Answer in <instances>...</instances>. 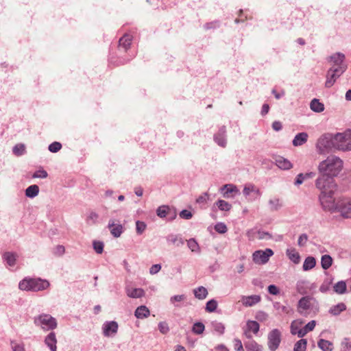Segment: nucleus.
I'll use <instances>...</instances> for the list:
<instances>
[{"label":"nucleus","instance_id":"obj_13","mask_svg":"<svg viewBox=\"0 0 351 351\" xmlns=\"http://www.w3.org/2000/svg\"><path fill=\"white\" fill-rule=\"evenodd\" d=\"M341 70H332L329 69L326 73V80L325 82V86L326 88L332 87L337 80L343 74Z\"/></svg>","mask_w":351,"mask_h":351},{"label":"nucleus","instance_id":"obj_22","mask_svg":"<svg viewBox=\"0 0 351 351\" xmlns=\"http://www.w3.org/2000/svg\"><path fill=\"white\" fill-rule=\"evenodd\" d=\"M17 254L14 252H7L3 254V259L9 267H14L16 265Z\"/></svg>","mask_w":351,"mask_h":351},{"label":"nucleus","instance_id":"obj_3","mask_svg":"<svg viewBox=\"0 0 351 351\" xmlns=\"http://www.w3.org/2000/svg\"><path fill=\"white\" fill-rule=\"evenodd\" d=\"M50 283L47 280L41 278L25 277L19 282L21 291L38 292L47 289Z\"/></svg>","mask_w":351,"mask_h":351},{"label":"nucleus","instance_id":"obj_37","mask_svg":"<svg viewBox=\"0 0 351 351\" xmlns=\"http://www.w3.org/2000/svg\"><path fill=\"white\" fill-rule=\"evenodd\" d=\"M332 264V258L330 255L325 254L321 258V265L324 269H329Z\"/></svg>","mask_w":351,"mask_h":351},{"label":"nucleus","instance_id":"obj_30","mask_svg":"<svg viewBox=\"0 0 351 351\" xmlns=\"http://www.w3.org/2000/svg\"><path fill=\"white\" fill-rule=\"evenodd\" d=\"M247 351H263L262 346L258 344L254 340H250L245 343Z\"/></svg>","mask_w":351,"mask_h":351},{"label":"nucleus","instance_id":"obj_52","mask_svg":"<svg viewBox=\"0 0 351 351\" xmlns=\"http://www.w3.org/2000/svg\"><path fill=\"white\" fill-rule=\"evenodd\" d=\"M209 194L207 192L203 193L196 199V203L199 205H204L208 199Z\"/></svg>","mask_w":351,"mask_h":351},{"label":"nucleus","instance_id":"obj_16","mask_svg":"<svg viewBox=\"0 0 351 351\" xmlns=\"http://www.w3.org/2000/svg\"><path fill=\"white\" fill-rule=\"evenodd\" d=\"M108 228L114 237H119L123 232V227L120 223H115V220L111 219L108 221Z\"/></svg>","mask_w":351,"mask_h":351},{"label":"nucleus","instance_id":"obj_41","mask_svg":"<svg viewBox=\"0 0 351 351\" xmlns=\"http://www.w3.org/2000/svg\"><path fill=\"white\" fill-rule=\"evenodd\" d=\"M246 326L247 330L252 331L254 334H257L259 331L260 326L259 324L256 321H248L246 324Z\"/></svg>","mask_w":351,"mask_h":351},{"label":"nucleus","instance_id":"obj_32","mask_svg":"<svg viewBox=\"0 0 351 351\" xmlns=\"http://www.w3.org/2000/svg\"><path fill=\"white\" fill-rule=\"evenodd\" d=\"M195 297L199 300H204L208 295L207 289L202 286L198 287L193 290Z\"/></svg>","mask_w":351,"mask_h":351},{"label":"nucleus","instance_id":"obj_46","mask_svg":"<svg viewBox=\"0 0 351 351\" xmlns=\"http://www.w3.org/2000/svg\"><path fill=\"white\" fill-rule=\"evenodd\" d=\"M256 238L259 240H269L272 238V236L268 232L259 230L256 232Z\"/></svg>","mask_w":351,"mask_h":351},{"label":"nucleus","instance_id":"obj_64","mask_svg":"<svg viewBox=\"0 0 351 351\" xmlns=\"http://www.w3.org/2000/svg\"><path fill=\"white\" fill-rule=\"evenodd\" d=\"M65 252L64 247L63 245H57L54 249V254L58 256H62Z\"/></svg>","mask_w":351,"mask_h":351},{"label":"nucleus","instance_id":"obj_56","mask_svg":"<svg viewBox=\"0 0 351 351\" xmlns=\"http://www.w3.org/2000/svg\"><path fill=\"white\" fill-rule=\"evenodd\" d=\"M186 299V296L184 294L182 295H176L170 298V302L173 304L175 306H178V304H176V302H181Z\"/></svg>","mask_w":351,"mask_h":351},{"label":"nucleus","instance_id":"obj_45","mask_svg":"<svg viewBox=\"0 0 351 351\" xmlns=\"http://www.w3.org/2000/svg\"><path fill=\"white\" fill-rule=\"evenodd\" d=\"M217 308V302L214 300H210L206 302L205 309L207 312L212 313L214 312Z\"/></svg>","mask_w":351,"mask_h":351},{"label":"nucleus","instance_id":"obj_18","mask_svg":"<svg viewBox=\"0 0 351 351\" xmlns=\"http://www.w3.org/2000/svg\"><path fill=\"white\" fill-rule=\"evenodd\" d=\"M125 293L131 298H141L145 296V291L141 288H132L130 287H125Z\"/></svg>","mask_w":351,"mask_h":351},{"label":"nucleus","instance_id":"obj_54","mask_svg":"<svg viewBox=\"0 0 351 351\" xmlns=\"http://www.w3.org/2000/svg\"><path fill=\"white\" fill-rule=\"evenodd\" d=\"M47 176V172L43 168L36 171L32 175V178H46Z\"/></svg>","mask_w":351,"mask_h":351},{"label":"nucleus","instance_id":"obj_44","mask_svg":"<svg viewBox=\"0 0 351 351\" xmlns=\"http://www.w3.org/2000/svg\"><path fill=\"white\" fill-rule=\"evenodd\" d=\"M170 208L167 206H159L156 210L157 215L160 218H165L167 217Z\"/></svg>","mask_w":351,"mask_h":351},{"label":"nucleus","instance_id":"obj_1","mask_svg":"<svg viewBox=\"0 0 351 351\" xmlns=\"http://www.w3.org/2000/svg\"><path fill=\"white\" fill-rule=\"evenodd\" d=\"M315 186L320 191L319 201L322 208L325 211H332L335 207L333 195L337 189L334 178L319 173L315 180Z\"/></svg>","mask_w":351,"mask_h":351},{"label":"nucleus","instance_id":"obj_36","mask_svg":"<svg viewBox=\"0 0 351 351\" xmlns=\"http://www.w3.org/2000/svg\"><path fill=\"white\" fill-rule=\"evenodd\" d=\"M13 154L16 156H21L26 153V147L23 143H18L12 148Z\"/></svg>","mask_w":351,"mask_h":351},{"label":"nucleus","instance_id":"obj_48","mask_svg":"<svg viewBox=\"0 0 351 351\" xmlns=\"http://www.w3.org/2000/svg\"><path fill=\"white\" fill-rule=\"evenodd\" d=\"M10 344L12 351H25L23 343H18L16 341L12 340Z\"/></svg>","mask_w":351,"mask_h":351},{"label":"nucleus","instance_id":"obj_49","mask_svg":"<svg viewBox=\"0 0 351 351\" xmlns=\"http://www.w3.org/2000/svg\"><path fill=\"white\" fill-rule=\"evenodd\" d=\"M212 326L213 330L219 333L220 335L224 333L225 326L222 323L218 322H213Z\"/></svg>","mask_w":351,"mask_h":351},{"label":"nucleus","instance_id":"obj_20","mask_svg":"<svg viewBox=\"0 0 351 351\" xmlns=\"http://www.w3.org/2000/svg\"><path fill=\"white\" fill-rule=\"evenodd\" d=\"M312 298L310 297H303L298 302V311L302 314L304 311L308 310L311 306Z\"/></svg>","mask_w":351,"mask_h":351},{"label":"nucleus","instance_id":"obj_25","mask_svg":"<svg viewBox=\"0 0 351 351\" xmlns=\"http://www.w3.org/2000/svg\"><path fill=\"white\" fill-rule=\"evenodd\" d=\"M286 254L293 263L298 264L300 262V255L295 248H288L286 250Z\"/></svg>","mask_w":351,"mask_h":351},{"label":"nucleus","instance_id":"obj_14","mask_svg":"<svg viewBox=\"0 0 351 351\" xmlns=\"http://www.w3.org/2000/svg\"><path fill=\"white\" fill-rule=\"evenodd\" d=\"M220 192L225 198L233 197L239 193L237 186L232 184H226L220 188Z\"/></svg>","mask_w":351,"mask_h":351},{"label":"nucleus","instance_id":"obj_24","mask_svg":"<svg viewBox=\"0 0 351 351\" xmlns=\"http://www.w3.org/2000/svg\"><path fill=\"white\" fill-rule=\"evenodd\" d=\"M150 311L149 308L145 306L141 305L136 308L134 312V315L138 319H145L149 316Z\"/></svg>","mask_w":351,"mask_h":351},{"label":"nucleus","instance_id":"obj_17","mask_svg":"<svg viewBox=\"0 0 351 351\" xmlns=\"http://www.w3.org/2000/svg\"><path fill=\"white\" fill-rule=\"evenodd\" d=\"M44 343L51 351H57V339L54 332H50L45 337Z\"/></svg>","mask_w":351,"mask_h":351},{"label":"nucleus","instance_id":"obj_31","mask_svg":"<svg viewBox=\"0 0 351 351\" xmlns=\"http://www.w3.org/2000/svg\"><path fill=\"white\" fill-rule=\"evenodd\" d=\"M310 108L311 110L315 112H321L324 110V106L322 103L319 102V99H313L310 103Z\"/></svg>","mask_w":351,"mask_h":351},{"label":"nucleus","instance_id":"obj_59","mask_svg":"<svg viewBox=\"0 0 351 351\" xmlns=\"http://www.w3.org/2000/svg\"><path fill=\"white\" fill-rule=\"evenodd\" d=\"M254 184H247L244 186L243 190V194L245 197H247L250 195L251 193L253 192Z\"/></svg>","mask_w":351,"mask_h":351},{"label":"nucleus","instance_id":"obj_43","mask_svg":"<svg viewBox=\"0 0 351 351\" xmlns=\"http://www.w3.org/2000/svg\"><path fill=\"white\" fill-rule=\"evenodd\" d=\"M205 326L203 323L197 322H195L192 327V332L196 335H201L204 332Z\"/></svg>","mask_w":351,"mask_h":351},{"label":"nucleus","instance_id":"obj_21","mask_svg":"<svg viewBox=\"0 0 351 351\" xmlns=\"http://www.w3.org/2000/svg\"><path fill=\"white\" fill-rule=\"evenodd\" d=\"M276 166L283 170H289L293 167V165L288 159L279 156L276 159Z\"/></svg>","mask_w":351,"mask_h":351},{"label":"nucleus","instance_id":"obj_12","mask_svg":"<svg viewBox=\"0 0 351 351\" xmlns=\"http://www.w3.org/2000/svg\"><path fill=\"white\" fill-rule=\"evenodd\" d=\"M118 324L115 321H107L102 325L103 335L105 337H112L117 333Z\"/></svg>","mask_w":351,"mask_h":351},{"label":"nucleus","instance_id":"obj_15","mask_svg":"<svg viewBox=\"0 0 351 351\" xmlns=\"http://www.w3.org/2000/svg\"><path fill=\"white\" fill-rule=\"evenodd\" d=\"M132 40V35L129 34H124L119 40V51L120 53L127 52L131 46Z\"/></svg>","mask_w":351,"mask_h":351},{"label":"nucleus","instance_id":"obj_42","mask_svg":"<svg viewBox=\"0 0 351 351\" xmlns=\"http://www.w3.org/2000/svg\"><path fill=\"white\" fill-rule=\"evenodd\" d=\"M307 346L306 339H302L298 341L293 348V351H306Z\"/></svg>","mask_w":351,"mask_h":351},{"label":"nucleus","instance_id":"obj_40","mask_svg":"<svg viewBox=\"0 0 351 351\" xmlns=\"http://www.w3.org/2000/svg\"><path fill=\"white\" fill-rule=\"evenodd\" d=\"M187 246L192 252H200L199 245L195 239H190L187 240Z\"/></svg>","mask_w":351,"mask_h":351},{"label":"nucleus","instance_id":"obj_53","mask_svg":"<svg viewBox=\"0 0 351 351\" xmlns=\"http://www.w3.org/2000/svg\"><path fill=\"white\" fill-rule=\"evenodd\" d=\"M215 230L218 233L224 234L227 232L228 228H227L226 225L224 223L219 222L215 224Z\"/></svg>","mask_w":351,"mask_h":351},{"label":"nucleus","instance_id":"obj_9","mask_svg":"<svg viewBox=\"0 0 351 351\" xmlns=\"http://www.w3.org/2000/svg\"><path fill=\"white\" fill-rule=\"evenodd\" d=\"M337 210L344 218H351V199H342L335 203V208L331 211Z\"/></svg>","mask_w":351,"mask_h":351},{"label":"nucleus","instance_id":"obj_34","mask_svg":"<svg viewBox=\"0 0 351 351\" xmlns=\"http://www.w3.org/2000/svg\"><path fill=\"white\" fill-rule=\"evenodd\" d=\"M346 309V306L344 303H339L330 307L329 309V313L332 315H338Z\"/></svg>","mask_w":351,"mask_h":351},{"label":"nucleus","instance_id":"obj_28","mask_svg":"<svg viewBox=\"0 0 351 351\" xmlns=\"http://www.w3.org/2000/svg\"><path fill=\"white\" fill-rule=\"evenodd\" d=\"M39 193V187L36 184H32L28 186L25 191V194L27 197L34 198Z\"/></svg>","mask_w":351,"mask_h":351},{"label":"nucleus","instance_id":"obj_2","mask_svg":"<svg viewBox=\"0 0 351 351\" xmlns=\"http://www.w3.org/2000/svg\"><path fill=\"white\" fill-rule=\"evenodd\" d=\"M343 165V162L339 157L334 155L329 156L319 162L318 165L319 173H324L335 178L341 171Z\"/></svg>","mask_w":351,"mask_h":351},{"label":"nucleus","instance_id":"obj_23","mask_svg":"<svg viewBox=\"0 0 351 351\" xmlns=\"http://www.w3.org/2000/svg\"><path fill=\"white\" fill-rule=\"evenodd\" d=\"M268 205L271 211H277L283 206L282 200L278 197H274L269 199Z\"/></svg>","mask_w":351,"mask_h":351},{"label":"nucleus","instance_id":"obj_55","mask_svg":"<svg viewBox=\"0 0 351 351\" xmlns=\"http://www.w3.org/2000/svg\"><path fill=\"white\" fill-rule=\"evenodd\" d=\"M61 148H62L61 143L59 142H56V141L51 143L48 147L49 151L52 153L58 152V151H60L61 149Z\"/></svg>","mask_w":351,"mask_h":351},{"label":"nucleus","instance_id":"obj_50","mask_svg":"<svg viewBox=\"0 0 351 351\" xmlns=\"http://www.w3.org/2000/svg\"><path fill=\"white\" fill-rule=\"evenodd\" d=\"M302 324V322H299L297 321H293L291 324V333L293 335H298V331L300 330L301 324Z\"/></svg>","mask_w":351,"mask_h":351},{"label":"nucleus","instance_id":"obj_61","mask_svg":"<svg viewBox=\"0 0 351 351\" xmlns=\"http://www.w3.org/2000/svg\"><path fill=\"white\" fill-rule=\"evenodd\" d=\"M234 347L236 351H244L242 342L239 339H234Z\"/></svg>","mask_w":351,"mask_h":351},{"label":"nucleus","instance_id":"obj_8","mask_svg":"<svg viewBox=\"0 0 351 351\" xmlns=\"http://www.w3.org/2000/svg\"><path fill=\"white\" fill-rule=\"evenodd\" d=\"M282 333L280 330H271L267 335V346L270 351H276L281 342Z\"/></svg>","mask_w":351,"mask_h":351},{"label":"nucleus","instance_id":"obj_35","mask_svg":"<svg viewBox=\"0 0 351 351\" xmlns=\"http://www.w3.org/2000/svg\"><path fill=\"white\" fill-rule=\"evenodd\" d=\"M274 308L278 311V313L289 314L291 312V308L288 306H285L279 302H275L273 304Z\"/></svg>","mask_w":351,"mask_h":351},{"label":"nucleus","instance_id":"obj_57","mask_svg":"<svg viewBox=\"0 0 351 351\" xmlns=\"http://www.w3.org/2000/svg\"><path fill=\"white\" fill-rule=\"evenodd\" d=\"M158 330L162 334H167L169 331V327L168 324L165 322H159Z\"/></svg>","mask_w":351,"mask_h":351},{"label":"nucleus","instance_id":"obj_62","mask_svg":"<svg viewBox=\"0 0 351 351\" xmlns=\"http://www.w3.org/2000/svg\"><path fill=\"white\" fill-rule=\"evenodd\" d=\"M180 217L184 219H190L192 218L193 215L191 212L184 209L180 213Z\"/></svg>","mask_w":351,"mask_h":351},{"label":"nucleus","instance_id":"obj_5","mask_svg":"<svg viewBox=\"0 0 351 351\" xmlns=\"http://www.w3.org/2000/svg\"><path fill=\"white\" fill-rule=\"evenodd\" d=\"M316 148L320 154L328 152L332 148L335 149V135L328 133L322 135L317 141Z\"/></svg>","mask_w":351,"mask_h":351},{"label":"nucleus","instance_id":"obj_39","mask_svg":"<svg viewBox=\"0 0 351 351\" xmlns=\"http://www.w3.org/2000/svg\"><path fill=\"white\" fill-rule=\"evenodd\" d=\"M215 205L217 208L222 211H229L232 208V205L228 202L219 199L215 202Z\"/></svg>","mask_w":351,"mask_h":351},{"label":"nucleus","instance_id":"obj_27","mask_svg":"<svg viewBox=\"0 0 351 351\" xmlns=\"http://www.w3.org/2000/svg\"><path fill=\"white\" fill-rule=\"evenodd\" d=\"M167 241L169 243L174 244L178 247L182 245L184 243V239L180 235L174 234H169L167 237Z\"/></svg>","mask_w":351,"mask_h":351},{"label":"nucleus","instance_id":"obj_47","mask_svg":"<svg viewBox=\"0 0 351 351\" xmlns=\"http://www.w3.org/2000/svg\"><path fill=\"white\" fill-rule=\"evenodd\" d=\"M147 228V224L144 221H136V231L138 235L142 234Z\"/></svg>","mask_w":351,"mask_h":351},{"label":"nucleus","instance_id":"obj_33","mask_svg":"<svg viewBox=\"0 0 351 351\" xmlns=\"http://www.w3.org/2000/svg\"><path fill=\"white\" fill-rule=\"evenodd\" d=\"M317 346L322 351H332V343L323 339H320L317 342Z\"/></svg>","mask_w":351,"mask_h":351},{"label":"nucleus","instance_id":"obj_29","mask_svg":"<svg viewBox=\"0 0 351 351\" xmlns=\"http://www.w3.org/2000/svg\"><path fill=\"white\" fill-rule=\"evenodd\" d=\"M316 265V260L313 256H308L305 258L302 269L304 271H308L314 268Z\"/></svg>","mask_w":351,"mask_h":351},{"label":"nucleus","instance_id":"obj_4","mask_svg":"<svg viewBox=\"0 0 351 351\" xmlns=\"http://www.w3.org/2000/svg\"><path fill=\"white\" fill-rule=\"evenodd\" d=\"M34 324L44 332L53 331L58 327L57 319L48 313H40L33 318Z\"/></svg>","mask_w":351,"mask_h":351},{"label":"nucleus","instance_id":"obj_58","mask_svg":"<svg viewBox=\"0 0 351 351\" xmlns=\"http://www.w3.org/2000/svg\"><path fill=\"white\" fill-rule=\"evenodd\" d=\"M308 239V237L306 234L304 233L300 234L298 239V245L300 247L305 246Z\"/></svg>","mask_w":351,"mask_h":351},{"label":"nucleus","instance_id":"obj_38","mask_svg":"<svg viewBox=\"0 0 351 351\" xmlns=\"http://www.w3.org/2000/svg\"><path fill=\"white\" fill-rule=\"evenodd\" d=\"M334 291L338 294H343L346 291V283L343 280L339 281L334 287Z\"/></svg>","mask_w":351,"mask_h":351},{"label":"nucleus","instance_id":"obj_60","mask_svg":"<svg viewBox=\"0 0 351 351\" xmlns=\"http://www.w3.org/2000/svg\"><path fill=\"white\" fill-rule=\"evenodd\" d=\"M267 290L271 295H277L280 293L279 288L275 285H269Z\"/></svg>","mask_w":351,"mask_h":351},{"label":"nucleus","instance_id":"obj_51","mask_svg":"<svg viewBox=\"0 0 351 351\" xmlns=\"http://www.w3.org/2000/svg\"><path fill=\"white\" fill-rule=\"evenodd\" d=\"M93 249L97 254H101L104 251V243L99 241H94L93 243Z\"/></svg>","mask_w":351,"mask_h":351},{"label":"nucleus","instance_id":"obj_11","mask_svg":"<svg viewBox=\"0 0 351 351\" xmlns=\"http://www.w3.org/2000/svg\"><path fill=\"white\" fill-rule=\"evenodd\" d=\"M213 141L221 147L225 148L226 147L228 141L226 126L222 125L219 128L213 136Z\"/></svg>","mask_w":351,"mask_h":351},{"label":"nucleus","instance_id":"obj_26","mask_svg":"<svg viewBox=\"0 0 351 351\" xmlns=\"http://www.w3.org/2000/svg\"><path fill=\"white\" fill-rule=\"evenodd\" d=\"M308 136V135L306 132L298 133L295 136L292 143L295 147L302 145L307 141Z\"/></svg>","mask_w":351,"mask_h":351},{"label":"nucleus","instance_id":"obj_7","mask_svg":"<svg viewBox=\"0 0 351 351\" xmlns=\"http://www.w3.org/2000/svg\"><path fill=\"white\" fill-rule=\"evenodd\" d=\"M346 56L343 53L341 52H337L331 55L328 60L331 63V66L330 69L332 70H341L342 73H344L347 68V64L345 62Z\"/></svg>","mask_w":351,"mask_h":351},{"label":"nucleus","instance_id":"obj_19","mask_svg":"<svg viewBox=\"0 0 351 351\" xmlns=\"http://www.w3.org/2000/svg\"><path fill=\"white\" fill-rule=\"evenodd\" d=\"M261 301V296L252 295L250 296H242L241 302L245 306H252Z\"/></svg>","mask_w":351,"mask_h":351},{"label":"nucleus","instance_id":"obj_63","mask_svg":"<svg viewBox=\"0 0 351 351\" xmlns=\"http://www.w3.org/2000/svg\"><path fill=\"white\" fill-rule=\"evenodd\" d=\"M161 269V265L160 264H155L152 265V267L149 268V273L152 275L156 274Z\"/></svg>","mask_w":351,"mask_h":351},{"label":"nucleus","instance_id":"obj_6","mask_svg":"<svg viewBox=\"0 0 351 351\" xmlns=\"http://www.w3.org/2000/svg\"><path fill=\"white\" fill-rule=\"evenodd\" d=\"M335 149L347 152L351 150V130L335 135Z\"/></svg>","mask_w":351,"mask_h":351},{"label":"nucleus","instance_id":"obj_10","mask_svg":"<svg viewBox=\"0 0 351 351\" xmlns=\"http://www.w3.org/2000/svg\"><path fill=\"white\" fill-rule=\"evenodd\" d=\"M274 255L271 249L267 248L265 250H256L252 254V261L258 265L266 264L271 256Z\"/></svg>","mask_w":351,"mask_h":351}]
</instances>
